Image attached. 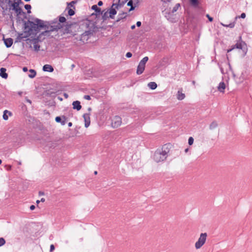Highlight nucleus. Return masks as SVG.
Returning a JSON list of instances; mask_svg holds the SVG:
<instances>
[{
	"mask_svg": "<svg viewBox=\"0 0 252 252\" xmlns=\"http://www.w3.org/2000/svg\"><path fill=\"white\" fill-rule=\"evenodd\" d=\"M225 88L226 86L225 83L223 82H221L220 83L219 86H218V90L220 92L223 93Z\"/></svg>",
	"mask_w": 252,
	"mask_h": 252,
	"instance_id": "15",
	"label": "nucleus"
},
{
	"mask_svg": "<svg viewBox=\"0 0 252 252\" xmlns=\"http://www.w3.org/2000/svg\"><path fill=\"white\" fill-rule=\"evenodd\" d=\"M23 70L24 72H26V71H28V68H27V67H23Z\"/></svg>",
	"mask_w": 252,
	"mask_h": 252,
	"instance_id": "45",
	"label": "nucleus"
},
{
	"mask_svg": "<svg viewBox=\"0 0 252 252\" xmlns=\"http://www.w3.org/2000/svg\"><path fill=\"white\" fill-rule=\"evenodd\" d=\"M74 66H75L74 64H73L71 65L72 68H73Z\"/></svg>",
	"mask_w": 252,
	"mask_h": 252,
	"instance_id": "56",
	"label": "nucleus"
},
{
	"mask_svg": "<svg viewBox=\"0 0 252 252\" xmlns=\"http://www.w3.org/2000/svg\"><path fill=\"white\" fill-rule=\"evenodd\" d=\"M119 6V4L113 3L111 6V7L109 9V17L111 19L114 18V16L117 14V11L115 9V8H118Z\"/></svg>",
	"mask_w": 252,
	"mask_h": 252,
	"instance_id": "8",
	"label": "nucleus"
},
{
	"mask_svg": "<svg viewBox=\"0 0 252 252\" xmlns=\"http://www.w3.org/2000/svg\"><path fill=\"white\" fill-rule=\"evenodd\" d=\"M185 97V94L180 91L178 92L177 98L179 100H183Z\"/></svg>",
	"mask_w": 252,
	"mask_h": 252,
	"instance_id": "18",
	"label": "nucleus"
},
{
	"mask_svg": "<svg viewBox=\"0 0 252 252\" xmlns=\"http://www.w3.org/2000/svg\"><path fill=\"white\" fill-rule=\"evenodd\" d=\"M221 72L222 73H223V70H222V68H221Z\"/></svg>",
	"mask_w": 252,
	"mask_h": 252,
	"instance_id": "58",
	"label": "nucleus"
},
{
	"mask_svg": "<svg viewBox=\"0 0 252 252\" xmlns=\"http://www.w3.org/2000/svg\"><path fill=\"white\" fill-rule=\"evenodd\" d=\"M54 250H55V247H54V245H51L50 246V252H52Z\"/></svg>",
	"mask_w": 252,
	"mask_h": 252,
	"instance_id": "34",
	"label": "nucleus"
},
{
	"mask_svg": "<svg viewBox=\"0 0 252 252\" xmlns=\"http://www.w3.org/2000/svg\"><path fill=\"white\" fill-rule=\"evenodd\" d=\"M120 20V18H119L118 20H117V21H119Z\"/></svg>",
	"mask_w": 252,
	"mask_h": 252,
	"instance_id": "64",
	"label": "nucleus"
},
{
	"mask_svg": "<svg viewBox=\"0 0 252 252\" xmlns=\"http://www.w3.org/2000/svg\"><path fill=\"white\" fill-rule=\"evenodd\" d=\"M121 124L122 120L119 116H115L112 120V126L113 127H118L121 126Z\"/></svg>",
	"mask_w": 252,
	"mask_h": 252,
	"instance_id": "7",
	"label": "nucleus"
},
{
	"mask_svg": "<svg viewBox=\"0 0 252 252\" xmlns=\"http://www.w3.org/2000/svg\"><path fill=\"white\" fill-rule=\"evenodd\" d=\"M88 21L87 19L80 22L79 24H71L67 25L65 29H64V34L65 32L69 33L71 34L75 33L77 32L85 30V32L81 34V40L83 42L88 39V34L90 33L88 30Z\"/></svg>",
	"mask_w": 252,
	"mask_h": 252,
	"instance_id": "1",
	"label": "nucleus"
},
{
	"mask_svg": "<svg viewBox=\"0 0 252 252\" xmlns=\"http://www.w3.org/2000/svg\"><path fill=\"white\" fill-rule=\"evenodd\" d=\"M5 243V241L4 238H0V247L2 246Z\"/></svg>",
	"mask_w": 252,
	"mask_h": 252,
	"instance_id": "28",
	"label": "nucleus"
},
{
	"mask_svg": "<svg viewBox=\"0 0 252 252\" xmlns=\"http://www.w3.org/2000/svg\"><path fill=\"white\" fill-rule=\"evenodd\" d=\"M90 114L85 113L83 115V117L85 122V126L87 128L90 125Z\"/></svg>",
	"mask_w": 252,
	"mask_h": 252,
	"instance_id": "11",
	"label": "nucleus"
},
{
	"mask_svg": "<svg viewBox=\"0 0 252 252\" xmlns=\"http://www.w3.org/2000/svg\"><path fill=\"white\" fill-rule=\"evenodd\" d=\"M26 101L29 103L30 104H31L32 103V101L31 100H30L29 99H28V98H26Z\"/></svg>",
	"mask_w": 252,
	"mask_h": 252,
	"instance_id": "42",
	"label": "nucleus"
},
{
	"mask_svg": "<svg viewBox=\"0 0 252 252\" xmlns=\"http://www.w3.org/2000/svg\"><path fill=\"white\" fill-rule=\"evenodd\" d=\"M20 1H15L12 4V6L13 9L15 11L17 15H20L22 12V9L19 7V3Z\"/></svg>",
	"mask_w": 252,
	"mask_h": 252,
	"instance_id": "9",
	"label": "nucleus"
},
{
	"mask_svg": "<svg viewBox=\"0 0 252 252\" xmlns=\"http://www.w3.org/2000/svg\"><path fill=\"white\" fill-rule=\"evenodd\" d=\"M72 123L69 122V123H68V126L69 127L71 126H72Z\"/></svg>",
	"mask_w": 252,
	"mask_h": 252,
	"instance_id": "48",
	"label": "nucleus"
},
{
	"mask_svg": "<svg viewBox=\"0 0 252 252\" xmlns=\"http://www.w3.org/2000/svg\"><path fill=\"white\" fill-rule=\"evenodd\" d=\"M27 37V35H26L24 33H19L17 38V41H21L22 39L26 38Z\"/></svg>",
	"mask_w": 252,
	"mask_h": 252,
	"instance_id": "17",
	"label": "nucleus"
},
{
	"mask_svg": "<svg viewBox=\"0 0 252 252\" xmlns=\"http://www.w3.org/2000/svg\"><path fill=\"white\" fill-rule=\"evenodd\" d=\"M63 20H64V23L66 21V19L64 17Z\"/></svg>",
	"mask_w": 252,
	"mask_h": 252,
	"instance_id": "57",
	"label": "nucleus"
},
{
	"mask_svg": "<svg viewBox=\"0 0 252 252\" xmlns=\"http://www.w3.org/2000/svg\"><path fill=\"white\" fill-rule=\"evenodd\" d=\"M59 21L60 23H58L57 25H50L49 22H44L38 19H36L34 22L39 28H44L45 31L43 32V34L47 35L50 31L54 30V29H58L61 27V24L63 23V16L62 14L59 16Z\"/></svg>",
	"mask_w": 252,
	"mask_h": 252,
	"instance_id": "3",
	"label": "nucleus"
},
{
	"mask_svg": "<svg viewBox=\"0 0 252 252\" xmlns=\"http://www.w3.org/2000/svg\"><path fill=\"white\" fill-rule=\"evenodd\" d=\"M188 151H189V149H188V148L186 149H185V153H187Z\"/></svg>",
	"mask_w": 252,
	"mask_h": 252,
	"instance_id": "52",
	"label": "nucleus"
},
{
	"mask_svg": "<svg viewBox=\"0 0 252 252\" xmlns=\"http://www.w3.org/2000/svg\"><path fill=\"white\" fill-rule=\"evenodd\" d=\"M180 6V4L179 3H177L174 6V7L173 8V9L171 11V12L172 13H174V12H176Z\"/></svg>",
	"mask_w": 252,
	"mask_h": 252,
	"instance_id": "26",
	"label": "nucleus"
},
{
	"mask_svg": "<svg viewBox=\"0 0 252 252\" xmlns=\"http://www.w3.org/2000/svg\"><path fill=\"white\" fill-rule=\"evenodd\" d=\"M148 86L152 90H155L157 87V84L154 82H151L148 83Z\"/></svg>",
	"mask_w": 252,
	"mask_h": 252,
	"instance_id": "19",
	"label": "nucleus"
},
{
	"mask_svg": "<svg viewBox=\"0 0 252 252\" xmlns=\"http://www.w3.org/2000/svg\"><path fill=\"white\" fill-rule=\"evenodd\" d=\"M206 17L208 18V20H209V21H210V22L213 21V18L210 17L209 14H207Z\"/></svg>",
	"mask_w": 252,
	"mask_h": 252,
	"instance_id": "35",
	"label": "nucleus"
},
{
	"mask_svg": "<svg viewBox=\"0 0 252 252\" xmlns=\"http://www.w3.org/2000/svg\"><path fill=\"white\" fill-rule=\"evenodd\" d=\"M43 70L46 72H52L54 71V68L50 64H45L43 66Z\"/></svg>",
	"mask_w": 252,
	"mask_h": 252,
	"instance_id": "12",
	"label": "nucleus"
},
{
	"mask_svg": "<svg viewBox=\"0 0 252 252\" xmlns=\"http://www.w3.org/2000/svg\"><path fill=\"white\" fill-rule=\"evenodd\" d=\"M45 199H44V198H41V202H44V201H45Z\"/></svg>",
	"mask_w": 252,
	"mask_h": 252,
	"instance_id": "53",
	"label": "nucleus"
},
{
	"mask_svg": "<svg viewBox=\"0 0 252 252\" xmlns=\"http://www.w3.org/2000/svg\"><path fill=\"white\" fill-rule=\"evenodd\" d=\"M7 113H8L9 115H11V113L9 112L8 110H5L3 112V119L5 120H7L8 119V115H7Z\"/></svg>",
	"mask_w": 252,
	"mask_h": 252,
	"instance_id": "22",
	"label": "nucleus"
},
{
	"mask_svg": "<svg viewBox=\"0 0 252 252\" xmlns=\"http://www.w3.org/2000/svg\"><path fill=\"white\" fill-rule=\"evenodd\" d=\"M107 17H108V13L107 12H106L103 15V19H105Z\"/></svg>",
	"mask_w": 252,
	"mask_h": 252,
	"instance_id": "38",
	"label": "nucleus"
},
{
	"mask_svg": "<svg viewBox=\"0 0 252 252\" xmlns=\"http://www.w3.org/2000/svg\"><path fill=\"white\" fill-rule=\"evenodd\" d=\"M220 24L222 26H223V27H228V28H233L235 26V23L234 22L230 23L229 24H228V25H225V24H223L222 23H221Z\"/></svg>",
	"mask_w": 252,
	"mask_h": 252,
	"instance_id": "25",
	"label": "nucleus"
},
{
	"mask_svg": "<svg viewBox=\"0 0 252 252\" xmlns=\"http://www.w3.org/2000/svg\"><path fill=\"white\" fill-rule=\"evenodd\" d=\"M135 25H133V26H132L131 27V29L132 30L134 29H135Z\"/></svg>",
	"mask_w": 252,
	"mask_h": 252,
	"instance_id": "50",
	"label": "nucleus"
},
{
	"mask_svg": "<svg viewBox=\"0 0 252 252\" xmlns=\"http://www.w3.org/2000/svg\"><path fill=\"white\" fill-rule=\"evenodd\" d=\"M193 141H194V139L192 137H190L189 138V140H188V143L189 145H191L193 144Z\"/></svg>",
	"mask_w": 252,
	"mask_h": 252,
	"instance_id": "29",
	"label": "nucleus"
},
{
	"mask_svg": "<svg viewBox=\"0 0 252 252\" xmlns=\"http://www.w3.org/2000/svg\"><path fill=\"white\" fill-rule=\"evenodd\" d=\"M76 3L75 1H72L69 3H67V7L65 8V10H67L68 15L73 16L75 14L74 9L75 6L74 4Z\"/></svg>",
	"mask_w": 252,
	"mask_h": 252,
	"instance_id": "6",
	"label": "nucleus"
},
{
	"mask_svg": "<svg viewBox=\"0 0 252 252\" xmlns=\"http://www.w3.org/2000/svg\"><path fill=\"white\" fill-rule=\"evenodd\" d=\"M246 46V44L244 42H237L235 45L233 46V47L227 50V53H229L231 52L232 50H233L234 48L239 49H243Z\"/></svg>",
	"mask_w": 252,
	"mask_h": 252,
	"instance_id": "10",
	"label": "nucleus"
},
{
	"mask_svg": "<svg viewBox=\"0 0 252 252\" xmlns=\"http://www.w3.org/2000/svg\"><path fill=\"white\" fill-rule=\"evenodd\" d=\"M18 164H21V162H18Z\"/></svg>",
	"mask_w": 252,
	"mask_h": 252,
	"instance_id": "63",
	"label": "nucleus"
},
{
	"mask_svg": "<svg viewBox=\"0 0 252 252\" xmlns=\"http://www.w3.org/2000/svg\"><path fill=\"white\" fill-rule=\"evenodd\" d=\"M135 9V7L133 5H131L130 8L129 9V11L133 10Z\"/></svg>",
	"mask_w": 252,
	"mask_h": 252,
	"instance_id": "44",
	"label": "nucleus"
},
{
	"mask_svg": "<svg viewBox=\"0 0 252 252\" xmlns=\"http://www.w3.org/2000/svg\"><path fill=\"white\" fill-rule=\"evenodd\" d=\"M88 111H89V112H90V111H91V108L89 107V108H88Z\"/></svg>",
	"mask_w": 252,
	"mask_h": 252,
	"instance_id": "54",
	"label": "nucleus"
},
{
	"mask_svg": "<svg viewBox=\"0 0 252 252\" xmlns=\"http://www.w3.org/2000/svg\"><path fill=\"white\" fill-rule=\"evenodd\" d=\"M102 4H103V2L102 1L100 0L98 2L97 5L98 6H100L102 5Z\"/></svg>",
	"mask_w": 252,
	"mask_h": 252,
	"instance_id": "40",
	"label": "nucleus"
},
{
	"mask_svg": "<svg viewBox=\"0 0 252 252\" xmlns=\"http://www.w3.org/2000/svg\"><path fill=\"white\" fill-rule=\"evenodd\" d=\"M5 168L6 169L8 170V171H9L11 170V166L10 165H5Z\"/></svg>",
	"mask_w": 252,
	"mask_h": 252,
	"instance_id": "36",
	"label": "nucleus"
},
{
	"mask_svg": "<svg viewBox=\"0 0 252 252\" xmlns=\"http://www.w3.org/2000/svg\"><path fill=\"white\" fill-rule=\"evenodd\" d=\"M92 9L95 10V11L97 13H100L101 12V9L98 7L96 5H93L92 7Z\"/></svg>",
	"mask_w": 252,
	"mask_h": 252,
	"instance_id": "23",
	"label": "nucleus"
},
{
	"mask_svg": "<svg viewBox=\"0 0 252 252\" xmlns=\"http://www.w3.org/2000/svg\"><path fill=\"white\" fill-rule=\"evenodd\" d=\"M6 69L5 68H1L0 69V76L4 79H6L8 77L7 74L6 73Z\"/></svg>",
	"mask_w": 252,
	"mask_h": 252,
	"instance_id": "16",
	"label": "nucleus"
},
{
	"mask_svg": "<svg viewBox=\"0 0 252 252\" xmlns=\"http://www.w3.org/2000/svg\"><path fill=\"white\" fill-rule=\"evenodd\" d=\"M97 171L94 172V174H97Z\"/></svg>",
	"mask_w": 252,
	"mask_h": 252,
	"instance_id": "60",
	"label": "nucleus"
},
{
	"mask_svg": "<svg viewBox=\"0 0 252 252\" xmlns=\"http://www.w3.org/2000/svg\"><path fill=\"white\" fill-rule=\"evenodd\" d=\"M84 99L86 100H90L91 99V96L89 95H85L84 96Z\"/></svg>",
	"mask_w": 252,
	"mask_h": 252,
	"instance_id": "32",
	"label": "nucleus"
},
{
	"mask_svg": "<svg viewBox=\"0 0 252 252\" xmlns=\"http://www.w3.org/2000/svg\"><path fill=\"white\" fill-rule=\"evenodd\" d=\"M55 120L57 122H61L62 124L63 123V122H61V118L60 117H57L55 119Z\"/></svg>",
	"mask_w": 252,
	"mask_h": 252,
	"instance_id": "31",
	"label": "nucleus"
},
{
	"mask_svg": "<svg viewBox=\"0 0 252 252\" xmlns=\"http://www.w3.org/2000/svg\"><path fill=\"white\" fill-rule=\"evenodd\" d=\"M35 209V206L33 205H32L30 206V209L31 210H33Z\"/></svg>",
	"mask_w": 252,
	"mask_h": 252,
	"instance_id": "43",
	"label": "nucleus"
},
{
	"mask_svg": "<svg viewBox=\"0 0 252 252\" xmlns=\"http://www.w3.org/2000/svg\"><path fill=\"white\" fill-rule=\"evenodd\" d=\"M4 44L5 46L9 48L13 44V39L11 38H4L3 39Z\"/></svg>",
	"mask_w": 252,
	"mask_h": 252,
	"instance_id": "13",
	"label": "nucleus"
},
{
	"mask_svg": "<svg viewBox=\"0 0 252 252\" xmlns=\"http://www.w3.org/2000/svg\"><path fill=\"white\" fill-rule=\"evenodd\" d=\"M57 98L59 99L61 101H62L63 100L62 98L60 96H58Z\"/></svg>",
	"mask_w": 252,
	"mask_h": 252,
	"instance_id": "51",
	"label": "nucleus"
},
{
	"mask_svg": "<svg viewBox=\"0 0 252 252\" xmlns=\"http://www.w3.org/2000/svg\"><path fill=\"white\" fill-rule=\"evenodd\" d=\"M171 145L165 144L161 148L158 149L153 156V159L156 162H162L166 160L170 152Z\"/></svg>",
	"mask_w": 252,
	"mask_h": 252,
	"instance_id": "2",
	"label": "nucleus"
},
{
	"mask_svg": "<svg viewBox=\"0 0 252 252\" xmlns=\"http://www.w3.org/2000/svg\"><path fill=\"white\" fill-rule=\"evenodd\" d=\"M64 97L65 98H68V94H66L64 93Z\"/></svg>",
	"mask_w": 252,
	"mask_h": 252,
	"instance_id": "46",
	"label": "nucleus"
},
{
	"mask_svg": "<svg viewBox=\"0 0 252 252\" xmlns=\"http://www.w3.org/2000/svg\"><path fill=\"white\" fill-rule=\"evenodd\" d=\"M190 4L194 7L197 6L198 4V0H189Z\"/></svg>",
	"mask_w": 252,
	"mask_h": 252,
	"instance_id": "24",
	"label": "nucleus"
},
{
	"mask_svg": "<svg viewBox=\"0 0 252 252\" xmlns=\"http://www.w3.org/2000/svg\"><path fill=\"white\" fill-rule=\"evenodd\" d=\"M239 17L241 18H245L246 17V14L245 13H242Z\"/></svg>",
	"mask_w": 252,
	"mask_h": 252,
	"instance_id": "39",
	"label": "nucleus"
},
{
	"mask_svg": "<svg viewBox=\"0 0 252 252\" xmlns=\"http://www.w3.org/2000/svg\"><path fill=\"white\" fill-rule=\"evenodd\" d=\"M29 71H30V74H29L28 76L30 78H33L36 76V72L34 70L31 69Z\"/></svg>",
	"mask_w": 252,
	"mask_h": 252,
	"instance_id": "20",
	"label": "nucleus"
},
{
	"mask_svg": "<svg viewBox=\"0 0 252 252\" xmlns=\"http://www.w3.org/2000/svg\"><path fill=\"white\" fill-rule=\"evenodd\" d=\"M126 56L127 57V58H130L132 57V54L130 53V52H127L126 55Z\"/></svg>",
	"mask_w": 252,
	"mask_h": 252,
	"instance_id": "33",
	"label": "nucleus"
},
{
	"mask_svg": "<svg viewBox=\"0 0 252 252\" xmlns=\"http://www.w3.org/2000/svg\"><path fill=\"white\" fill-rule=\"evenodd\" d=\"M218 126V124L216 121H213L209 126L210 129H213Z\"/></svg>",
	"mask_w": 252,
	"mask_h": 252,
	"instance_id": "21",
	"label": "nucleus"
},
{
	"mask_svg": "<svg viewBox=\"0 0 252 252\" xmlns=\"http://www.w3.org/2000/svg\"><path fill=\"white\" fill-rule=\"evenodd\" d=\"M127 6H131V5H133V1L132 0H130L127 4Z\"/></svg>",
	"mask_w": 252,
	"mask_h": 252,
	"instance_id": "37",
	"label": "nucleus"
},
{
	"mask_svg": "<svg viewBox=\"0 0 252 252\" xmlns=\"http://www.w3.org/2000/svg\"><path fill=\"white\" fill-rule=\"evenodd\" d=\"M148 57H145L142 60L139 62V64L137 68L136 73L138 75L141 74L145 70V64L148 61Z\"/></svg>",
	"mask_w": 252,
	"mask_h": 252,
	"instance_id": "4",
	"label": "nucleus"
},
{
	"mask_svg": "<svg viewBox=\"0 0 252 252\" xmlns=\"http://www.w3.org/2000/svg\"><path fill=\"white\" fill-rule=\"evenodd\" d=\"M33 48L35 51H38L40 48V46L36 43L33 44Z\"/></svg>",
	"mask_w": 252,
	"mask_h": 252,
	"instance_id": "30",
	"label": "nucleus"
},
{
	"mask_svg": "<svg viewBox=\"0 0 252 252\" xmlns=\"http://www.w3.org/2000/svg\"><path fill=\"white\" fill-rule=\"evenodd\" d=\"M23 92H18V94L20 95H21L22 94H23Z\"/></svg>",
	"mask_w": 252,
	"mask_h": 252,
	"instance_id": "49",
	"label": "nucleus"
},
{
	"mask_svg": "<svg viewBox=\"0 0 252 252\" xmlns=\"http://www.w3.org/2000/svg\"><path fill=\"white\" fill-rule=\"evenodd\" d=\"M207 236L206 233H201L198 240L195 244V247L196 249H200L205 244Z\"/></svg>",
	"mask_w": 252,
	"mask_h": 252,
	"instance_id": "5",
	"label": "nucleus"
},
{
	"mask_svg": "<svg viewBox=\"0 0 252 252\" xmlns=\"http://www.w3.org/2000/svg\"><path fill=\"white\" fill-rule=\"evenodd\" d=\"M63 123L64 124H65V117H64V122H63Z\"/></svg>",
	"mask_w": 252,
	"mask_h": 252,
	"instance_id": "61",
	"label": "nucleus"
},
{
	"mask_svg": "<svg viewBox=\"0 0 252 252\" xmlns=\"http://www.w3.org/2000/svg\"><path fill=\"white\" fill-rule=\"evenodd\" d=\"M1 162H2V161L1 159H0V164L1 163Z\"/></svg>",
	"mask_w": 252,
	"mask_h": 252,
	"instance_id": "62",
	"label": "nucleus"
},
{
	"mask_svg": "<svg viewBox=\"0 0 252 252\" xmlns=\"http://www.w3.org/2000/svg\"><path fill=\"white\" fill-rule=\"evenodd\" d=\"M114 1H116V2H118V3L120 2V0H114Z\"/></svg>",
	"mask_w": 252,
	"mask_h": 252,
	"instance_id": "55",
	"label": "nucleus"
},
{
	"mask_svg": "<svg viewBox=\"0 0 252 252\" xmlns=\"http://www.w3.org/2000/svg\"><path fill=\"white\" fill-rule=\"evenodd\" d=\"M163 2H169L171 0H161Z\"/></svg>",
	"mask_w": 252,
	"mask_h": 252,
	"instance_id": "47",
	"label": "nucleus"
},
{
	"mask_svg": "<svg viewBox=\"0 0 252 252\" xmlns=\"http://www.w3.org/2000/svg\"><path fill=\"white\" fill-rule=\"evenodd\" d=\"M73 108L74 109H76L77 111L80 110L81 109V105H80V101L76 100L73 101L72 103Z\"/></svg>",
	"mask_w": 252,
	"mask_h": 252,
	"instance_id": "14",
	"label": "nucleus"
},
{
	"mask_svg": "<svg viewBox=\"0 0 252 252\" xmlns=\"http://www.w3.org/2000/svg\"><path fill=\"white\" fill-rule=\"evenodd\" d=\"M25 8L26 9L28 10V13H30L31 12V5L30 4H26L25 5Z\"/></svg>",
	"mask_w": 252,
	"mask_h": 252,
	"instance_id": "27",
	"label": "nucleus"
},
{
	"mask_svg": "<svg viewBox=\"0 0 252 252\" xmlns=\"http://www.w3.org/2000/svg\"><path fill=\"white\" fill-rule=\"evenodd\" d=\"M36 203H39V200H37V201H36Z\"/></svg>",
	"mask_w": 252,
	"mask_h": 252,
	"instance_id": "59",
	"label": "nucleus"
},
{
	"mask_svg": "<svg viewBox=\"0 0 252 252\" xmlns=\"http://www.w3.org/2000/svg\"><path fill=\"white\" fill-rule=\"evenodd\" d=\"M141 22H140V21H138V22H137V23H136V26H137V27H139L141 26Z\"/></svg>",
	"mask_w": 252,
	"mask_h": 252,
	"instance_id": "41",
	"label": "nucleus"
}]
</instances>
